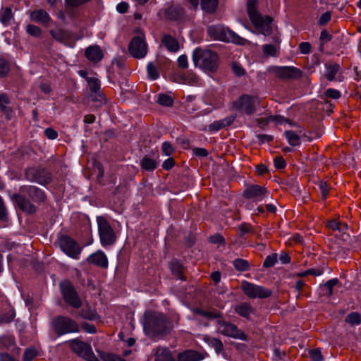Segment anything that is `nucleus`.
<instances>
[{"mask_svg": "<svg viewBox=\"0 0 361 361\" xmlns=\"http://www.w3.org/2000/svg\"><path fill=\"white\" fill-rule=\"evenodd\" d=\"M154 361H176L168 348L159 346L155 350Z\"/></svg>", "mask_w": 361, "mask_h": 361, "instance_id": "nucleus-25", "label": "nucleus"}, {"mask_svg": "<svg viewBox=\"0 0 361 361\" xmlns=\"http://www.w3.org/2000/svg\"><path fill=\"white\" fill-rule=\"evenodd\" d=\"M51 325L58 336L80 331L78 324L73 319L65 316L59 315L54 317Z\"/></svg>", "mask_w": 361, "mask_h": 361, "instance_id": "nucleus-6", "label": "nucleus"}, {"mask_svg": "<svg viewBox=\"0 0 361 361\" xmlns=\"http://www.w3.org/2000/svg\"><path fill=\"white\" fill-rule=\"evenodd\" d=\"M69 342L71 349L78 356L87 361H99L94 354L90 344L78 338L72 339Z\"/></svg>", "mask_w": 361, "mask_h": 361, "instance_id": "nucleus-11", "label": "nucleus"}, {"mask_svg": "<svg viewBox=\"0 0 361 361\" xmlns=\"http://www.w3.org/2000/svg\"><path fill=\"white\" fill-rule=\"evenodd\" d=\"M339 283V281L338 279H332L331 280H329L325 283H324L321 288H323V290H326L325 293L326 295L328 296H331L333 294V287L337 285Z\"/></svg>", "mask_w": 361, "mask_h": 361, "instance_id": "nucleus-40", "label": "nucleus"}, {"mask_svg": "<svg viewBox=\"0 0 361 361\" xmlns=\"http://www.w3.org/2000/svg\"><path fill=\"white\" fill-rule=\"evenodd\" d=\"M157 103L164 106H172L173 99L167 94L161 93L158 95Z\"/></svg>", "mask_w": 361, "mask_h": 361, "instance_id": "nucleus-39", "label": "nucleus"}, {"mask_svg": "<svg viewBox=\"0 0 361 361\" xmlns=\"http://www.w3.org/2000/svg\"><path fill=\"white\" fill-rule=\"evenodd\" d=\"M331 13L326 11L322 14L320 16L318 23L319 25H325L331 20Z\"/></svg>", "mask_w": 361, "mask_h": 361, "instance_id": "nucleus-62", "label": "nucleus"}, {"mask_svg": "<svg viewBox=\"0 0 361 361\" xmlns=\"http://www.w3.org/2000/svg\"><path fill=\"white\" fill-rule=\"evenodd\" d=\"M170 269L172 274L178 279L182 281H185V278L183 276L184 267L177 259H173L169 264Z\"/></svg>", "mask_w": 361, "mask_h": 361, "instance_id": "nucleus-26", "label": "nucleus"}, {"mask_svg": "<svg viewBox=\"0 0 361 361\" xmlns=\"http://www.w3.org/2000/svg\"><path fill=\"white\" fill-rule=\"evenodd\" d=\"M235 311L240 316L245 317V318H248L250 316V314L253 312V308L250 303L243 302V303H240V305L235 306Z\"/></svg>", "mask_w": 361, "mask_h": 361, "instance_id": "nucleus-34", "label": "nucleus"}, {"mask_svg": "<svg viewBox=\"0 0 361 361\" xmlns=\"http://www.w3.org/2000/svg\"><path fill=\"white\" fill-rule=\"evenodd\" d=\"M324 66L326 68L324 76L327 79V80L333 81L336 80L335 76L338 73L341 68L340 65L337 63H326Z\"/></svg>", "mask_w": 361, "mask_h": 361, "instance_id": "nucleus-29", "label": "nucleus"}, {"mask_svg": "<svg viewBox=\"0 0 361 361\" xmlns=\"http://www.w3.org/2000/svg\"><path fill=\"white\" fill-rule=\"evenodd\" d=\"M232 71L235 75L240 77L245 75V71L244 68L237 62H233L231 64Z\"/></svg>", "mask_w": 361, "mask_h": 361, "instance_id": "nucleus-52", "label": "nucleus"}, {"mask_svg": "<svg viewBox=\"0 0 361 361\" xmlns=\"http://www.w3.org/2000/svg\"><path fill=\"white\" fill-rule=\"evenodd\" d=\"M319 188L322 193V200H326L327 194L329 192V186L324 181H320L319 183Z\"/></svg>", "mask_w": 361, "mask_h": 361, "instance_id": "nucleus-58", "label": "nucleus"}, {"mask_svg": "<svg viewBox=\"0 0 361 361\" xmlns=\"http://www.w3.org/2000/svg\"><path fill=\"white\" fill-rule=\"evenodd\" d=\"M271 71L277 78L282 80H297L302 75V71L294 66H274Z\"/></svg>", "mask_w": 361, "mask_h": 361, "instance_id": "nucleus-16", "label": "nucleus"}, {"mask_svg": "<svg viewBox=\"0 0 361 361\" xmlns=\"http://www.w3.org/2000/svg\"><path fill=\"white\" fill-rule=\"evenodd\" d=\"M58 244L61 250L68 256L78 259L81 252V247L77 242L67 235H62L58 240Z\"/></svg>", "mask_w": 361, "mask_h": 361, "instance_id": "nucleus-14", "label": "nucleus"}, {"mask_svg": "<svg viewBox=\"0 0 361 361\" xmlns=\"http://www.w3.org/2000/svg\"><path fill=\"white\" fill-rule=\"evenodd\" d=\"M233 266L237 271H244L249 268V263L245 259L238 258L233 261Z\"/></svg>", "mask_w": 361, "mask_h": 361, "instance_id": "nucleus-42", "label": "nucleus"}, {"mask_svg": "<svg viewBox=\"0 0 361 361\" xmlns=\"http://www.w3.org/2000/svg\"><path fill=\"white\" fill-rule=\"evenodd\" d=\"M219 4V0H200V6L202 11L207 14H213L216 12Z\"/></svg>", "mask_w": 361, "mask_h": 361, "instance_id": "nucleus-32", "label": "nucleus"}, {"mask_svg": "<svg viewBox=\"0 0 361 361\" xmlns=\"http://www.w3.org/2000/svg\"><path fill=\"white\" fill-rule=\"evenodd\" d=\"M61 293L64 301L73 308L81 307L82 301L73 285L68 280L61 281L59 284Z\"/></svg>", "mask_w": 361, "mask_h": 361, "instance_id": "nucleus-7", "label": "nucleus"}, {"mask_svg": "<svg viewBox=\"0 0 361 361\" xmlns=\"http://www.w3.org/2000/svg\"><path fill=\"white\" fill-rule=\"evenodd\" d=\"M345 322L352 326L359 325L361 323V314L357 312H350L345 317Z\"/></svg>", "mask_w": 361, "mask_h": 361, "instance_id": "nucleus-37", "label": "nucleus"}, {"mask_svg": "<svg viewBox=\"0 0 361 361\" xmlns=\"http://www.w3.org/2000/svg\"><path fill=\"white\" fill-rule=\"evenodd\" d=\"M277 261V254L274 253L271 255H268L263 262V267L270 268L274 266Z\"/></svg>", "mask_w": 361, "mask_h": 361, "instance_id": "nucleus-47", "label": "nucleus"}, {"mask_svg": "<svg viewBox=\"0 0 361 361\" xmlns=\"http://www.w3.org/2000/svg\"><path fill=\"white\" fill-rule=\"evenodd\" d=\"M81 327L85 332L89 334H95L97 332L95 326L86 322L82 323Z\"/></svg>", "mask_w": 361, "mask_h": 361, "instance_id": "nucleus-60", "label": "nucleus"}, {"mask_svg": "<svg viewBox=\"0 0 361 361\" xmlns=\"http://www.w3.org/2000/svg\"><path fill=\"white\" fill-rule=\"evenodd\" d=\"M128 50L133 57L140 59L146 55L147 46L143 38L136 36L132 39L128 46Z\"/></svg>", "mask_w": 361, "mask_h": 361, "instance_id": "nucleus-17", "label": "nucleus"}, {"mask_svg": "<svg viewBox=\"0 0 361 361\" xmlns=\"http://www.w3.org/2000/svg\"><path fill=\"white\" fill-rule=\"evenodd\" d=\"M87 82L90 87V90L91 92H99L100 90V81L98 78L94 77H91L87 78Z\"/></svg>", "mask_w": 361, "mask_h": 361, "instance_id": "nucleus-44", "label": "nucleus"}, {"mask_svg": "<svg viewBox=\"0 0 361 361\" xmlns=\"http://www.w3.org/2000/svg\"><path fill=\"white\" fill-rule=\"evenodd\" d=\"M217 324L218 330L221 334L242 341H247V336L236 325L224 320L217 321Z\"/></svg>", "mask_w": 361, "mask_h": 361, "instance_id": "nucleus-15", "label": "nucleus"}, {"mask_svg": "<svg viewBox=\"0 0 361 361\" xmlns=\"http://www.w3.org/2000/svg\"><path fill=\"white\" fill-rule=\"evenodd\" d=\"M285 135L286 139L288 140V143L291 146H297L300 144V137L293 130H286L285 132Z\"/></svg>", "mask_w": 361, "mask_h": 361, "instance_id": "nucleus-38", "label": "nucleus"}, {"mask_svg": "<svg viewBox=\"0 0 361 361\" xmlns=\"http://www.w3.org/2000/svg\"><path fill=\"white\" fill-rule=\"evenodd\" d=\"M332 39V35L329 33L326 30H323L321 32L320 37H319V51L322 52L324 51V44L327 42H329Z\"/></svg>", "mask_w": 361, "mask_h": 361, "instance_id": "nucleus-43", "label": "nucleus"}, {"mask_svg": "<svg viewBox=\"0 0 361 361\" xmlns=\"http://www.w3.org/2000/svg\"><path fill=\"white\" fill-rule=\"evenodd\" d=\"M49 33L52 38L56 41L66 46H72L71 43L75 37L73 32L60 27H56L55 29L50 30Z\"/></svg>", "mask_w": 361, "mask_h": 361, "instance_id": "nucleus-18", "label": "nucleus"}, {"mask_svg": "<svg viewBox=\"0 0 361 361\" xmlns=\"http://www.w3.org/2000/svg\"><path fill=\"white\" fill-rule=\"evenodd\" d=\"M192 61L196 67L212 73L218 71L220 63L219 56L216 51L202 48H196L193 51Z\"/></svg>", "mask_w": 361, "mask_h": 361, "instance_id": "nucleus-3", "label": "nucleus"}, {"mask_svg": "<svg viewBox=\"0 0 361 361\" xmlns=\"http://www.w3.org/2000/svg\"><path fill=\"white\" fill-rule=\"evenodd\" d=\"M147 70L148 75L151 79L156 80L159 77V73L157 69V67L152 62H150L147 64Z\"/></svg>", "mask_w": 361, "mask_h": 361, "instance_id": "nucleus-46", "label": "nucleus"}, {"mask_svg": "<svg viewBox=\"0 0 361 361\" xmlns=\"http://www.w3.org/2000/svg\"><path fill=\"white\" fill-rule=\"evenodd\" d=\"M204 357L202 353L192 350H187L178 353L177 361H200Z\"/></svg>", "mask_w": 361, "mask_h": 361, "instance_id": "nucleus-22", "label": "nucleus"}, {"mask_svg": "<svg viewBox=\"0 0 361 361\" xmlns=\"http://www.w3.org/2000/svg\"><path fill=\"white\" fill-rule=\"evenodd\" d=\"M158 164L159 162L149 157L148 155H145L140 161V166L142 170L152 172L157 168Z\"/></svg>", "mask_w": 361, "mask_h": 361, "instance_id": "nucleus-28", "label": "nucleus"}, {"mask_svg": "<svg viewBox=\"0 0 361 361\" xmlns=\"http://www.w3.org/2000/svg\"><path fill=\"white\" fill-rule=\"evenodd\" d=\"M14 310L0 313V325L11 322L15 317Z\"/></svg>", "mask_w": 361, "mask_h": 361, "instance_id": "nucleus-41", "label": "nucleus"}, {"mask_svg": "<svg viewBox=\"0 0 361 361\" xmlns=\"http://www.w3.org/2000/svg\"><path fill=\"white\" fill-rule=\"evenodd\" d=\"M78 314L81 318L90 321L96 320L99 318L97 311L94 309L91 308L89 305H87L83 309H82L79 312Z\"/></svg>", "mask_w": 361, "mask_h": 361, "instance_id": "nucleus-31", "label": "nucleus"}, {"mask_svg": "<svg viewBox=\"0 0 361 361\" xmlns=\"http://www.w3.org/2000/svg\"><path fill=\"white\" fill-rule=\"evenodd\" d=\"M251 226L248 224L243 223L238 226L239 236L243 237L250 231Z\"/></svg>", "mask_w": 361, "mask_h": 361, "instance_id": "nucleus-63", "label": "nucleus"}, {"mask_svg": "<svg viewBox=\"0 0 361 361\" xmlns=\"http://www.w3.org/2000/svg\"><path fill=\"white\" fill-rule=\"evenodd\" d=\"M37 355V350L35 348H27L23 353V360L32 361Z\"/></svg>", "mask_w": 361, "mask_h": 361, "instance_id": "nucleus-49", "label": "nucleus"}, {"mask_svg": "<svg viewBox=\"0 0 361 361\" xmlns=\"http://www.w3.org/2000/svg\"><path fill=\"white\" fill-rule=\"evenodd\" d=\"M99 356L103 361H126L121 357L111 353H103Z\"/></svg>", "mask_w": 361, "mask_h": 361, "instance_id": "nucleus-50", "label": "nucleus"}, {"mask_svg": "<svg viewBox=\"0 0 361 361\" xmlns=\"http://www.w3.org/2000/svg\"><path fill=\"white\" fill-rule=\"evenodd\" d=\"M243 197L247 200L254 201H262V200H270L272 195L266 187L257 184L248 185L243 192Z\"/></svg>", "mask_w": 361, "mask_h": 361, "instance_id": "nucleus-13", "label": "nucleus"}, {"mask_svg": "<svg viewBox=\"0 0 361 361\" xmlns=\"http://www.w3.org/2000/svg\"><path fill=\"white\" fill-rule=\"evenodd\" d=\"M185 10L180 5H171L164 10V16L166 19L178 21L184 18Z\"/></svg>", "mask_w": 361, "mask_h": 361, "instance_id": "nucleus-20", "label": "nucleus"}, {"mask_svg": "<svg viewBox=\"0 0 361 361\" xmlns=\"http://www.w3.org/2000/svg\"><path fill=\"white\" fill-rule=\"evenodd\" d=\"M204 340L209 346L214 348L217 354H219L223 351L224 345L220 339L209 336H204Z\"/></svg>", "mask_w": 361, "mask_h": 361, "instance_id": "nucleus-35", "label": "nucleus"}, {"mask_svg": "<svg viewBox=\"0 0 361 361\" xmlns=\"http://www.w3.org/2000/svg\"><path fill=\"white\" fill-rule=\"evenodd\" d=\"M349 250L340 247L336 252V254L335 255V257L337 259H345L348 255Z\"/></svg>", "mask_w": 361, "mask_h": 361, "instance_id": "nucleus-64", "label": "nucleus"}, {"mask_svg": "<svg viewBox=\"0 0 361 361\" xmlns=\"http://www.w3.org/2000/svg\"><path fill=\"white\" fill-rule=\"evenodd\" d=\"M31 18L34 21L42 24H47L51 20V18L47 12L43 9L32 11L31 13Z\"/></svg>", "mask_w": 361, "mask_h": 361, "instance_id": "nucleus-30", "label": "nucleus"}, {"mask_svg": "<svg viewBox=\"0 0 361 361\" xmlns=\"http://www.w3.org/2000/svg\"><path fill=\"white\" fill-rule=\"evenodd\" d=\"M11 103L8 96L6 93L0 94V109L4 114L7 120H11L13 110L11 107L6 105Z\"/></svg>", "mask_w": 361, "mask_h": 361, "instance_id": "nucleus-27", "label": "nucleus"}, {"mask_svg": "<svg viewBox=\"0 0 361 361\" xmlns=\"http://www.w3.org/2000/svg\"><path fill=\"white\" fill-rule=\"evenodd\" d=\"M85 56L93 63L99 62L104 57L101 48L97 45L88 47L85 49Z\"/></svg>", "mask_w": 361, "mask_h": 361, "instance_id": "nucleus-21", "label": "nucleus"}, {"mask_svg": "<svg viewBox=\"0 0 361 361\" xmlns=\"http://www.w3.org/2000/svg\"><path fill=\"white\" fill-rule=\"evenodd\" d=\"M193 155L198 157H206L208 156V151L202 147H194L192 149Z\"/></svg>", "mask_w": 361, "mask_h": 361, "instance_id": "nucleus-59", "label": "nucleus"}, {"mask_svg": "<svg viewBox=\"0 0 361 361\" xmlns=\"http://www.w3.org/2000/svg\"><path fill=\"white\" fill-rule=\"evenodd\" d=\"M27 32L33 37H38L42 34V30L39 27L34 25H28L26 27Z\"/></svg>", "mask_w": 361, "mask_h": 361, "instance_id": "nucleus-48", "label": "nucleus"}, {"mask_svg": "<svg viewBox=\"0 0 361 361\" xmlns=\"http://www.w3.org/2000/svg\"><path fill=\"white\" fill-rule=\"evenodd\" d=\"M324 96L329 98L337 99L341 97V92L335 89H327L324 92Z\"/></svg>", "mask_w": 361, "mask_h": 361, "instance_id": "nucleus-53", "label": "nucleus"}, {"mask_svg": "<svg viewBox=\"0 0 361 361\" xmlns=\"http://www.w3.org/2000/svg\"><path fill=\"white\" fill-rule=\"evenodd\" d=\"M12 10L10 7L2 8L0 11V22L4 25H8L10 20L13 18Z\"/></svg>", "mask_w": 361, "mask_h": 361, "instance_id": "nucleus-36", "label": "nucleus"}, {"mask_svg": "<svg viewBox=\"0 0 361 361\" xmlns=\"http://www.w3.org/2000/svg\"><path fill=\"white\" fill-rule=\"evenodd\" d=\"M192 312L195 314L201 315L209 319H214L221 318L223 317L222 313L220 311L214 310V311H204L200 308H194Z\"/></svg>", "mask_w": 361, "mask_h": 361, "instance_id": "nucleus-33", "label": "nucleus"}, {"mask_svg": "<svg viewBox=\"0 0 361 361\" xmlns=\"http://www.w3.org/2000/svg\"><path fill=\"white\" fill-rule=\"evenodd\" d=\"M0 345L9 349L15 345V338L12 336H4L0 338Z\"/></svg>", "mask_w": 361, "mask_h": 361, "instance_id": "nucleus-45", "label": "nucleus"}, {"mask_svg": "<svg viewBox=\"0 0 361 361\" xmlns=\"http://www.w3.org/2000/svg\"><path fill=\"white\" fill-rule=\"evenodd\" d=\"M25 177L27 180L37 183L42 185H47L51 181V173L41 166L26 169Z\"/></svg>", "mask_w": 361, "mask_h": 361, "instance_id": "nucleus-10", "label": "nucleus"}, {"mask_svg": "<svg viewBox=\"0 0 361 361\" xmlns=\"http://www.w3.org/2000/svg\"><path fill=\"white\" fill-rule=\"evenodd\" d=\"M310 355L312 361H322L323 357L321 350L318 348L310 351Z\"/></svg>", "mask_w": 361, "mask_h": 361, "instance_id": "nucleus-54", "label": "nucleus"}, {"mask_svg": "<svg viewBox=\"0 0 361 361\" xmlns=\"http://www.w3.org/2000/svg\"><path fill=\"white\" fill-rule=\"evenodd\" d=\"M236 118V115H231L225 118L224 119L216 121L208 126L209 131H218L221 129L231 126Z\"/></svg>", "mask_w": 361, "mask_h": 361, "instance_id": "nucleus-23", "label": "nucleus"}, {"mask_svg": "<svg viewBox=\"0 0 361 361\" xmlns=\"http://www.w3.org/2000/svg\"><path fill=\"white\" fill-rule=\"evenodd\" d=\"M240 287L243 293L250 298H267L272 294V291L270 289L247 281H243L241 283Z\"/></svg>", "mask_w": 361, "mask_h": 361, "instance_id": "nucleus-12", "label": "nucleus"}, {"mask_svg": "<svg viewBox=\"0 0 361 361\" xmlns=\"http://www.w3.org/2000/svg\"><path fill=\"white\" fill-rule=\"evenodd\" d=\"M98 231L101 243L103 246L113 245L116 240V235L110 224L104 216H97Z\"/></svg>", "mask_w": 361, "mask_h": 361, "instance_id": "nucleus-8", "label": "nucleus"}, {"mask_svg": "<svg viewBox=\"0 0 361 361\" xmlns=\"http://www.w3.org/2000/svg\"><path fill=\"white\" fill-rule=\"evenodd\" d=\"M207 32L211 38L226 42H233L238 44H243L245 39L235 34L233 31L222 25H214L209 26Z\"/></svg>", "mask_w": 361, "mask_h": 361, "instance_id": "nucleus-5", "label": "nucleus"}, {"mask_svg": "<svg viewBox=\"0 0 361 361\" xmlns=\"http://www.w3.org/2000/svg\"><path fill=\"white\" fill-rule=\"evenodd\" d=\"M161 43L171 52H176L180 49L178 41L171 35L164 34L161 39Z\"/></svg>", "mask_w": 361, "mask_h": 361, "instance_id": "nucleus-24", "label": "nucleus"}, {"mask_svg": "<svg viewBox=\"0 0 361 361\" xmlns=\"http://www.w3.org/2000/svg\"><path fill=\"white\" fill-rule=\"evenodd\" d=\"M274 166L277 169H282L285 168L286 164L284 159L281 157H276L274 159Z\"/></svg>", "mask_w": 361, "mask_h": 361, "instance_id": "nucleus-61", "label": "nucleus"}, {"mask_svg": "<svg viewBox=\"0 0 361 361\" xmlns=\"http://www.w3.org/2000/svg\"><path fill=\"white\" fill-rule=\"evenodd\" d=\"M264 54L268 56H274L276 54V49L272 44H268L263 46Z\"/></svg>", "mask_w": 361, "mask_h": 361, "instance_id": "nucleus-57", "label": "nucleus"}, {"mask_svg": "<svg viewBox=\"0 0 361 361\" xmlns=\"http://www.w3.org/2000/svg\"><path fill=\"white\" fill-rule=\"evenodd\" d=\"M232 104L235 109L243 111L247 115H252L256 111L257 106L259 105V100L256 96L243 94Z\"/></svg>", "mask_w": 361, "mask_h": 361, "instance_id": "nucleus-9", "label": "nucleus"}, {"mask_svg": "<svg viewBox=\"0 0 361 361\" xmlns=\"http://www.w3.org/2000/svg\"><path fill=\"white\" fill-rule=\"evenodd\" d=\"M89 97L93 102H99L100 103L105 102L104 96L100 92H90Z\"/></svg>", "mask_w": 361, "mask_h": 361, "instance_id": "nucleus-56", "label": "nucleus"}, {"mask_svg": "<svg viewBox=\"0 0 361 361\" xmlns=\"http://www.w3.org/2000/svg\"><path fill=\"white\" fill-rule=\"evenodd\" d=\"M19 191L26 195L28 197L22 194L14 193L11 196V200L16 207L27 214H33L37 212L36 206L31 201L41 204L47 200L45 192L37 186L22 185L20 187Z\"/></svg>", "mask_w": 361, "mask_h": 361, "instance_id": "nucleus-2", "label": "nucleus"}, {"mask_svg": "<svg viewBox=\"0 0 361 361\" xmlns=\"http://www.w3.org/2000/svg\"><path fill=\"white\" fill-rule=\"evenodd\" d=\"M87 262L96 267L106 269L109 265L106 255L102 250H97L87 258Z\"/></svg>", "mask_w": 361, "mask_h": 361, "instance_id": "nucleus-19", "label": "nucleus"}, {"mask_svg": "<svg viewBox=\"0 0 361 361\" xmlns=\"http://www.w3.org/2000/svg\"><path fill=\"white\" fill-rule=\"evenodd\" d=\"M178 322V315L171 317L159 312L145 313L144 331L149 338L162 339L171 334Z\"/></svg>", "mask_w": 361, "mask_h": 361, "instance_id": "nucleus-1", "label": "nucleus"}, {"mask_svg": "<svg viewBox=\"0 0 361 361\" xmlns=\"http://www.w3.org/2000/svg\"><path fill=\"white\" fill-rule=\"evenodd\" d=\"M257 1L248 0L247 1V13L254 27L264 36L272 32L271 23L273 18L269 16H262L257 10Z\"/></svg>", "mask_w": 361, "mask_h": 361, "instance_id": "nucleus-4", "label": "nucleus"}, {"mask_svg": "<svg viewBox=\"0 0 361 361\" xmlns=\"http://www.w3.org/2000/svg\"><path fill=\"white\" fill-rule=\"evenodd\" d=\"M9 70L8 63L4 59L0 58V77L6 76Z\"/></svg>", "mask_w": 361, "mask_h": 361, "instance_id": "nucleus-51", "label": "nucleus"}, {"mask_svg": "<svg viewBox=\"0 0 361 361\" xmlns=\"http://www.w3.org/2000/svg\"><path fill=\"white\" fill-rule=\"evenodd\" d=\"M161 150L166 156H170L173 153L175 149L170 142H164L162 144Z\"/></svg>", "mask_w": 361, "mask_h": 361, "instance_id": "nucleus-55", "label": "nucleus"}]
</instances>
